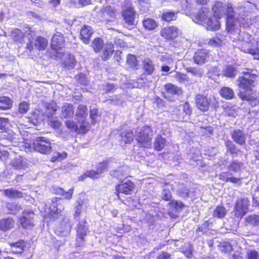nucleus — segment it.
Returning <instances> with one entry per match:
<instances>
[{"instance_id":"nucleus-1","label":"nucleus","mask_w":259,"mask_h":259,"mask_svg":"<svg viewBox=\"0 0 259 259\" xmlns=\"http://www.w3.org/2000/svg\"><path fill=\"white\" fill-rule=\"evenodd\" d=\"M248 12L245 11V7H241L236 9L235 11L231 4L225 5V13L227 16L226 28L228 31L232 33L241 32L240 27H248L251 23L248 15Z\"/></svg>"},{"instance_id":"nucleus-2","label":"nucleus","mask_w":259,"mask_h":259,"mask_svg":"<svg viewBox=\"0 0 259 259\" xmlns=\"http://www.w3.org/2000/svg\"><path fill=\"white\" fill-rule=\"evenodd\" d=\"M238 39L240 42L239 49L254 56V59L259 60V41L257 40L254 45L253 37L245 32L239 33Z\"/></svg>"},{"instance_id":"nucleus-3","label":"nucleus","mask_w":259,"mask_h":259,"mask_svg":"<svg viewBox=\"0 0 259 259\" xmlns=\"http://www.w3.org/2000/svg\"><path fill=\"white\" fill-rule=\"evenodd\" d=\"M195 100L196 107L202 112L208 111L210 106L215 108L218 105L215 98L200 94L195 96Z\"/></svg>"},{"instance_id":"nucleus-4","label":"nucleus","mask_w":259,"mask_h":259,"mask_svg":"<svg viewBox=\"0 0 259 259\" xmlns=\"http://www.w3.org/2000/svg\"><path fill=\"white\" fill-rule=\"evenodd\" d=\"M153 135V132L150 126H144L137 131L136 140L140 147L149 148L152 145L151 140Z\"/></svg>"},{"instance_id":"nucleus-5","label":"nucleus","mask_w":259,"mask_h":259,"mask_svg":"<svg viewBox=\"0 0 259 259\" xmlns=\"http://www.w3.org/2000/svg\"><path fill=\"white\" fill-rule=\"evenodd\" d=\"M237 80L238 86L245 90H251V88L254 86L253 83L256 80V75L252 73V71H249V69L243 71Z\"/></svg>"},{"instance_id":"nucleus-6","label":"nucleus","mask_w":259,"mask_h":259,"mask_svg":"<svg viewBox=\"0 0 259 259\" xmlns=\"http://www.w3.org/2000/svg\"><path fill=\"white\" fill-rule=\"evenodd\" d=\"M88 115V112L87 106L83 104L79 105L75 113V119L77 121L82 133L85 132L88 126V123L85 121Z\"/></svg>"},{"instance_id":"nucleus-7","label":"nucleus","mask_w":259,"mask_h":259,"mask_svg":"<svg viewBox=\"0 0 259 259\" xmlns=\"http://www.w3.org/2000/svg\"><path fill=\"white\" fill-rule=\"evenodd\" d=\"M30 35L28 38V42L27 44V49L32 52L34 47L39 51L45 50L48 45V41L46 38L41 36H37L35 39L32 37L31 33H29Z\"/></svg>"},{"instance_id":"nucleus-8","label":"nucleus","mask_w":259,"mask_h":259,"mask_svg":"<svg viewBox=\"0 0 259 259\" xmlns=\"http://www.w3.org/2000/svg\"><path fill=\"white\" fill-rule=\"evenodd\" d=\"M33 149L42 154L49 153L52 148L50 141L44 137L36 138L33 143Z\"/></svg>"},{"instance_id":"nucleus-9","label":"nucleus","mask_w":259,"mask_h":259,"mask_svg":"<svg viewBox=\"0 0 259 259\" xmlns=\"http://www.w3.org/2000/svg\"><path fill=\"white\" fill-rule=\"evenodd\" d=\"M249 201L247 198H243L237 199L234 207L235 216L238 218H242L248 210Z\"/></svg>"},{"instance_id":"nucleus-10","label":"nucleus","mask_w":259,"mask_h":259,"mask_svg":"<svg viewBox=\"0 0 259 259\" xmlns=\"http://www.w3.org/2000/svg\"><path fill=\"white\" fill-rule=\"evenodd\" d=\"M76 241L78 246L82 245L84 241V237L89 232L88 223L85 220H81L79 222L76 228Z\"/></svg>"},{"instance_id":"nucleus-11","label":"nucleus","mask_w":259,"mask_h":259,"mask_svg":"<svg viewBox=\"0 0 259 259\" xmlns=\"http://www.w3.org/2000/svg\"><path fill=\"white\" fill-rule=\"evenodd\" d=\"M34 215L32 210L25 209L23 212L22 216L19 219L21 226L25 228L33 226Z\"/></svg>"},{"instance_id":"nucleus-12","label":"nucleus","mask_w":259,"mask_h":259,"mask_svg":"<svg viewBox=\"0 0 259 259\" xmlns=\"http://www.w3.org/2000/svg\"><path fill=\"white\" fill-rule=\"evenodd\" d=\"M180 33L179 29L174 26L164 27L160 31V35L162 37L170 40L177 38Z\"/></svg>"},{"instance_id":"nucleus-13","label":"nucleus","mask_w":259,"mask_h":259,"mask_svg":"<svg viewBox=\"0 0 259 259\" xmlns=\"http://www.w3.org/2000/svg\"><path fill=\"white\" fill-rule=\"evenodd\" d=\"M127 7L122 10V16L125 22L129 25H134L135 18V12L133 10L129 2H126Z\"/></svg>"},{"instance_id":"nucleus-14","label":"nucleus","mask_w":259,"mask_h":259,"mask_svg":"<svg viewBox=\"0 0 259 259\" xmlns=\"http://www.w3.org/2000/svg\"><path fill=\"white\" fill-rule=\"evenodd\" d=\"M209 59V51L205 49L198 50L193 56L194 61L199 65L205 63Z\"/></svg>"},{"instance_id":"nucleus-15","label":"nucleus","mask_w":259,"mask_h":259,"mask_svg":"<svg viewBox=\"0 0 259 259\" xmlns=\"http://www.w3.org/2000/svg\"><path fill=\"white\" fill-rule=\"evenodd\" d=\"M135 187L134 184L130 180L123 181L122 183L116 186V190L118 193L126 195L130 194Z\"/></svg>"},{"instance_id":"nucleus-16","label":"nucleus","mask_w":259,"mask_h":259,"mask_svg":"<svg viewBox=\"0 0 259 259\" xmlns=\"http://www.w3.org/2000/svg\"><path fill=\"white\" fill-rule=\"evenodd\" d=\"M64 42V38L61 33L57 32L52 38L51 48L56 51H59L63 47Z\"/></svg>"},{"instance_id":"nucleus-17","label":"nucleus","mask_w":259,"mask_h":259,"mask_svg":"<svg viewBox=\"0 0 259 259\" xmlns=\"http://www.w3.org/2000/svg\"><path fill=\"white\" fill-rule=\"evenodd\" d=\"M60 199L54 197L52 199V204L49 208V213L51 215L60 213L64 209V207L60 202Z\"/></svg>"},{"instance_id":"nucleus-18","label":"nucleus","mask_w":259,"mask_h":259,"mask_svg":"<svg viewBox=\"0 0 259 259\" xmlns=\"http://www.w3.org/2000/svg\"><path fill=\"white\" fill-rule=\"evenodd\" d=\"M231 135L232 139L237 144L243 145L245 143L246 135L242 131L239 129L234 130Z\"/></svg>"},{"instance_id":"nucleus-19","label":"nucleus","mask_w":259,"mask_h":259,"mask_svg":"<svg viewBox=\"0 0 259 259\" xmlns=\"http://www.w3.org/2000/svg\"><path fill=\"white\" fill-rule=\"evenodd\" d=\"M219 18L217 17H209L207 21L205 22L203 25H205L208 30H216L220 28V22L219 21Z\"/></svg>"},{"instance_id":"nucleus-20","label":"nucleus","mask_w":259,"mask_h":259,"mask_svg":"<svg viewBox=\"0 0 259 259\" xmlns=\"http://www.w3.org/2000/svg\"><path fill=\"white\" fill-rule=\"evenodd\" d=\"M52 192L54 194L63 196L65 199H70L72 197L73 189L71 188L68 191L65 192L62 188L57 186H53L52 188Z\"/></svg>"},{"instance_id":"nucleus-21","label":"nucleus","mask_w":259,"mask_h":259,"mask_svg":"<svg viewBox=\"0 0 259 259\" xmlns=\"http://www.w3.org/2000/svg\"><path fill=\"white\" fill-rule=\"evenodd\" d=\"M11 248L10 251L14 253H21L23 252L25 243V241L20 240L16 242H13L10 244Z\"/></svg>"},{"instance_id":"nucleus-22","label":"nucleus","mask_w":259,"mask_h":259,"mask_svg":"<svg viewBox=\"0 0 259 259\" xmlns=\"http://www.w3.org/2000/svg\"><path fill=\"white\" fill-rule=\"evenodd\" d=\"M93 33L91 26L84 25L80 30L81 38L85 44H88L91 35Z\"/></svg>"},{"instance_id":"nucleus-23","label":"nucleus","mask_w":259,"mask_h":259,"mask_svg":"<svg viewBox=\"0 0 259 259\" xmlns=\"http://www.w3.org/2000/svg\"><path fill=\"white\" fill-rule=\"evenodd\" d=\"M2 191L5 196L11 199L19 198L23 196V193L21 191H18L13 188L4 189Z\"/></svg>"},{"instance_id":"nucleus-24","label":"nucleus","mask_w":259,"mask_h":259,"mask_svg":"<svg viewBox=\"0 0 259 259\" xmlns=\"http://www.w3.org/2000/svg\"><path fill=\"white\" fill-rule=\"evenodd\" d=\"M62 117L68 118L73 116L74 114V108L73 105L69 103H65L61 107Z\"/></svg>"},{"instance_id":"nucleus-25","label":"nucleus","mask_w":259,"mask_h":259,"mask_svg":"<svg viewBox=\"0 0 259 259\" xmlns=\"http://www.w3.org/2000/svg\"><path fill=\"white\" fill-rule=\"evenodd\" d=\"M225 5L221 2H217L212 8L213 16L220 18L224 14Z\"/></svg>"},{"instance_id":"nucleus-26","label":"nucleus","mask_w":259,"mask_h":259,"mask_svg":"<svg viewBox=\"0 0 259 259\" xmlns=\"http://www.w3.org/2000/svg\"><path fill=\"white\" fill-rule=\"evenodd\" d=\"M101 51L102 59L104 60H108L111 57L114 52L113 45L111 43L105 44Z\"/></svg>"},{"instance_id":"nucleus-27","label":"nucleus","mask_w":259,"mask_h":259,"mask_svg":"<svg viewBox=\"0 0 259 259\" xmlns=\"http://www.w3.org/2000/svg\"><path fill=\"white\" fill-rule=\"evenodd\" d=\"M164 89L167 94L171 95L180 96L182 95V89L172 83H168L164 85Z\"/></svg>"},{"instance_id":"nucleus-28","label":"nucleus","mask_w":259,"mask_h":259,"mask_svg":"<svg viewBox=\"0 0 259 259\" xmlns=\"http://www.w3.org/2000/svg\"><path fill=\"white\" fill-rule=\"evenodd\" d=\"M128 168L127 166H123L114 170L111 174L112 176L121 181L128 175Z\"/></svg>"},{"instance_id":"nucleus-29","label":"nucleus","mask_w":259,"mask_h":259,"mask_svg":"<svg viewBox=\"0 0 259 259\" xmlns=\"http://www.w3.org/2000/svg\"><path fill=\"white\" fill-rule=\"evenodd\" d=\"M13 166L18 170H25L28 167V163L26 159L20 157L14 160Z\"/></svg>"},{"instance_id":"nucleus-30","label":"nucleus","mask_w":259,"mask_h":259,"mask_svg":"<svg viewBox=\"0 0 259 259\" xmlns=\"http://www.w3.org/2000/svg\"><path fill=\"white\" fill-rule=\"evenodd\" d=\"M208 14L209 9L205 7H202L201 11L196 14V17L197 20L196 22L204 24L209 18Z\"/></svg>"},{"instance_id":"nucleus-31","label":"nucleus","mask_w":259,"mask_h":259,"mask_svg":"<svg viewBox=\"0 0 259 259\" xmlns=\"http://www.w3.org/2000/svg\"><path fill=\"white\" fill-rule=\"evenodd\" d=\"M103 17L108 21L114 18L115 12L114 9L110 6H106L102 10Z\"/></svg>"},{"instance_id":"nucleus-32","label":"nucleus","mask_w":259,"mask_h":259,"mask_svg":"<svg viewBox=\"0 0 259 259\" xmlns=\"http://www.w3.org/2000/svg\"><path fill=\"white\" fill-rule=\"evenodd\" d=\"M14 225V221L13 219L9 218L3 219L0 221V229L6 231L12 229Z\"/></svg>"},{"instance_id":"nucleus-33","label":"nucleus","mask_w":259,"mask_h":259,"mask_svg":"<svg viewBox=\"0 0 259 259\" xmlns=\"http://www.w3.org/2000/svg\"><path fill=\"white\" fill-rule=\"evenodd\" d=\"M185 69L187 72L197 78H200L204 74L203 69L200 67H188Z\"/></svg>"},{"instance_id":"nucleus-34","label":"nucleus","mask_w":259,"mask_h":259,"mask_svg":"<svg viewBox=\"0 0 259 259\" xmlns=\"http://www.w3.org/2000/svg\"><path fill=\"white\" fill-rule=\"evenodd\" d=\"M6 207L10 213L15 214L17 212L22 209L21 205L15 202H6Z\"/></svg>"},{"instance_id":"nucleus-35","label":"nucleus","mask_w":259,"mask_h":259,"mask_svg":"<svg viewBox=\"0 0 259 259\" xmlns=\"http://www.w3.org/2000/svg\"><path fill=\"white\" fill-rule=\"evenodd\" d=\"M88 199H84V200H79L76 202V205L74 207L75 213L74 214V217H78L80 215L81 210L82 207L83 205H85V207L87 208L89 205L88 204Z\"/></svg>"},{"instance_id":"nucleus-36","label":"nucleus","mask_w":259,"mask_h":259,"mask_svg":"<svg viewBox=\"0 0 259 259\" xmlns=\"http://www.w3.org/2000/svg\"><path fill=\"white\" fill-rule=\"evenodd\" d=\"M221 96L227 99L230 100L234 98L235 94L233 90L229 87H223L220 90Z\"/></svg>"},{"instance_id":"nucleus-37","label":"nucleus","mask_w":259,"mask_h":259,"mask_svg":"<svg viewBox=\"0 0 259 259\" xmlns=\"http://www.w3.org/2000/svg\"><path fill=\"white\" fill-rule=\"evenodd\" d=\"M11 36L14 41L21 43L23 41L24 34L20 29L12 30L11 32Z\"/></svg>"},{"instance_id":"nucleus-38","label":"nucleus","mask_w":259,"mask_h":259,"mask_svg":"<svg viewBox=\"0 0 259 259\" xmlns=\"http://www.w3.org/2000/svg\"><path fill=\"white\" fill-rule=\"evenodd\" d=\"M165 139L161 137V135H157L155 139L154 143V148L155 150L159 151H161L165 145Z\"/></svg>"},{"instance_id":"nucleus-39","label":"nucleus","mask_w":259,"mask_h":259,"mask_svg":"<svg viewBox=\"0 0 259 259\" xmlns=\"http://www.w3.org/2000/svg\"><path fill=\"white\" fill-rule=\"evenodd\" d=\"M105 45L102 38L97 37L94 39L91 47L95 52L98 53L101 51Z\"/></svg>"},{"instance_id":"nucleus-40","label":"nucleus","mask_w":259,"mask_h":259,"mask_svg":"<svg viewBox=\"0 0 259 259\" xmlns=\"http://www.w3.org/2000/svg\"><path fill=\"white\" fill-rule=\"evenodd\" d=\"M143 67L145 71L148 74H151L154 70V65L149 58H146L143 61Z\"/></svg>"},{"instance_id":"nucleus-41","label":"nucleus","mask_w":259,"mask_h":259,"mask_svg":"<svg viewBox=\"0 0 259 259\" xmlns=\"http://www.w3.org/2000/svg\"><path fill=\"white\" fill-rule=\"evenodd\" d=\"M114 162L111 160H106L98 164L97 169L100 174L106 170L108 167H113Z\"/></svg>"},{"instance_id":"nucleus-42","label":"nucleus","mask_w":259,"mask_h":259,"mask_svg":"<svg viewBox=\"0 0 259 259\" xmlns=\"http://www.w3.org/2000/svg\"><path fill=\"white\" fill-rule=\"evenodd\" d=\"M190 191L187 186L183 184H178L177 193L180 197L184 198L188 197L189 195Z\"/></svg>"},{"instance_id":"nucleus-43","label":"nucleus","mask_w":259,"mask_h":259,"mask_svg":"<svg viewBox=\"0 0 259 259\" xmlns=\"http://www.w3.org/2000/svg\"><path fill=\"white\" fill-rule=\"evenodd\" d=\"M237 71L232 65L227 66L223 70V74L224 76L228 77H234L237 75Z\"/></svg>"},{"instance_id":"nucleus-44","label":"nucleus","mask_w":259,"mask_h":259,"mask_svg":"<svg viewBox=\"0 0 259 259\" xmlns=\"http://www.w3.org/2000/svg\"><path fill=\"white\" fill-rule=\"evenodd\" d=\"M12 105V100L6 97H0V109L3 110H6L10 109Z\"/></svg>"},{"instance_id":"nucleus-45","label":"nucleus","mask_w":259,"mask_h":259,"mask_svg":"<svg viewBox=\"0 0 259 259\" xmlns=\"http://www.w3.org/2000/svg\"><path fill=\"white\" fill-rule=\"evenodd\" d=\"M121 140L125 144L131 143L134 139L132 131L128 130L122 132L121 135Z\"/></svg>"},{"instance_id":"nucleus-46","label":"nucleus","mask_w":259,"mask_h":259,"mask_svg":"<svg viewBox=\"0 0 259 259\" xmlns=\"http://www.w3.org/2000/svg\"><path fill=\"white\" fill-rule=\"evenodd\" d=\"M227 211L226 208L223 206H218L213 210V215L214 217L219 219L223 218L225 217Z\"/></svg>"},{"instance_id":"nucleus-47","label":"nucleus","mask_w":259,"mask_h":259,"mask_svg":"<svg viewBox=\"0 0 259 259\" xmlns=\"http://www.w3.org/2000/svg\"><path fill=\"white\" fill-rule=\"evenodd\" d=\"M144 27L149 30H153L157 26V23L152 19L147 18L143 21Z\"/></svg>"},{"instance_id":"nucleus-48","label":"nucleus","mask_w":259,"mask_h":259,"mask_svg":"<svg viewBox=\"0 0 259 259\" xmlns=\"http://www.w3.org/2000/svg\"><path fill=\"white\" fill-rule=\"evenodd\" d=\"M176 18L177 13L174 12L168 11L164 12L162 16V19L168 22L176 20Z\"/></svg>"},{"instance_id":"nucleus-49","label":"nucleus","mask_w":259,"mask_h":259,"mask_svg":"<svg viewBox=\"0 0 259 259\" xmlns=\"http://www.w3.org/2000/svg\"><path fill=\"white\" fill-rule=\"evenodd\" d=\"M250 91L251 90H245V91H240L238 95L239 97L243 101H251L254 99V97L250 93Z\"/></svg>"},{"instance_id":"nucleus-50","label":"nucleus","mask_w":259,"mask_h":259,"mask_svg":"<svg viewBox=\"0 0 259 259\" xmlns=\"http://www.w3.org/2000/svg\"><path fill=\"white\" fill-rule=\"evenodd\" d=\"M47 108L46 113L48 117L52 116L57 110L56 104L54 102L49 103Z\"/></svg>"},{"instance_id":"nucleus-51","label":"nucleus","mask_w":259,"mask_h":259,"mask_svg":"<svg viewBox=\"0 0 259 259\" xmlns=\"http://www.w3.org/2000/svg\"><path fill=\"white\" fill-rule=\"evenodd\" d=\"M169 186L166 185L163 189L161 193V197L162 199L166 201H169L172 198V194L168 188Z\"/></svg>"},{"instance_id":"nucleus-52","label":"nucleus","mask_w":259,"mask_h":259,"mask_svg":"<svg viewBox=\"0 0 259 259\" xmlns=\"http://www.w3.org/2000/svg\"><path fill=\"white\" fill-rule=\"evenodd\" d=\"M180 110H182L183 111V116L190 115L191 114L192 110L190 108V106L188 103L186 102L182 105L179 106Z\"/></svg>"},{"instance_id":"nucleus-53","label":"nucleus","mask_w":259,"mask_h":259,"mask_svg":"<svg viewBox=\"0 0 259 259\" xmlns=\"http://www.w3.org/2000/svg\"><path fill=\"white\" fill-rule=\"evenodd\" d=\"M222 40L218 36H216L209 39L206 44L212 47H219L222 44Z\"/></svg>"},{"instance_id":"nucleus-54","label":"nucleus","mask_w":259,"mask_h":259,"mask_svg":"<svg viewBox=\"0 0 259 259\" xmlns=\"http://www.w3.org/2000/svg\"><path fill=\"white\" fill-rule=\"evenodd\" d=\"M9 121L8 118L0 117V132H3L8 128Z\"/></svg>"},{"instance_id":"nucleus-55","label":"nucleus","mask_w":259,"mask_h":259,"mask_svg":"<svg viewBox=\"0 0 259 259\" xmlns=\"http://www.w3.org/2000/svg\"><path fill=\"white\" fill-rule=\"evenodd\" d=\"M220 250L225 253L230 252L233 248L231 244L229 242H223L220 245Z\"/></svg>"},{"instance_id":"nucleus-56","label":"nucleus","mask_w":259,"mask_h":259,"mask_svg":"<svg viewBox=\"0 0 259 259\" xmlns=\"http://www.w3.org/2000/svg\"><path fill=\"white\" fill-rule=\"evenodd\" d=\"M225 145L229 151L231 153H236L238 151L235 145L231 141L228 140L225 142Z\"/></svg>"},{"instance_id":"nucleus-57","label":"nucleus","mask_w":259,"mask_h":259,"mask_svg":"<svg viewBox=\"0 0 259 259\" xmlns=\"http://www.w3.org/2000/svg\"><path fill=\"white\" fill-rule=\"evenodd\" d=\"M126 62L131 67H136L137 65L136 57L133 55H128L127 56Z\"/></svg>"},{"instance_id":"nucleus-58","label":"nucleus","mask_w":259,"mask_h":259,"mask_svg":"<svg viewBox=\"0 0 259 259\" xmlns=\"http://www.w3.org/2000/svg\"><path fill=\"white\" fill-rule=\"evenodd\" d=\"M220 70L217 67H211L208 70V76L211 78H213L214 76H219L220 74Z\"/></svg>"},{"instance_id":"nucleus-59","label":"nucleus","mask_w":259,"mask_h":259,"mask_svg":"<svg viewBox=\"0 0 259 259\" xmlns=\"http://www.w3.org/2000/svg\"><path fill=\"white\" fill-rule=\"evenodd\" d=\"M76 61L75 58L72 55H68V59L64 61V64L68 68H73L74 67Z\"/></svg>"},{"instance_id":"nucleus-60","label":"nucleus","mask_w":259,"mask_h":259,"mask_svg":"<svg viewBox=\"0 0 259 259\" xmlns=\"http://www.w3.org/2000/svg\"><path fill=\"white\" fill-rule=\"evenodd\" d=\"M247 222L252 225H259V215L255 214L251 215L247 217L246 219Z\"/></svg>"},{"instance_id":"nucleus-61","label":"nucleus","mask_w":259,"mask_h":259,"mask_svg":"<svg viewBox=\"0 0 259 259\" xmlns=\"http://www.w3.org/2000/svg\"><path fill=\"white\" fill-rule=\"evenodd\" d=\"M242 165V162L234 161L230 165V169L235 172H237L241 169Z\"/></svg>"},{"instance_id":"nucleus-62","label":"nucleus","mask_w":259,"mask_h":259,"mask_svg":"<svg viewBox=\"0 0 259 259\" xmlns=\"http://www.w3.org/2000/svg\"><path fill=\"white\" fill-rule=\"evenodd\" d=\"M175 77H176L177 81H178L180 83H185L186 82L188 81L187 76L185 74L180 73H176Z\"/></svg>"},{"instance_id":"nucleus-63","label":"nucleus","mask_w":259,"mask_h":259,"mask_svg":"<svg viewBox=\"0 0 259 259\" xmlns=\"http://www.w3.org/2000/svg\"><path fill=\"white\" fill-rule=\"evenodd\" d=\"M65 124L67 127L72 131L77 132L78 130V125L76 124L73 121L67 120L66 121Z\"/></svg>"},{"instance_id":"nucleus-64","label":"nucleus","mask_w":259,"mask_h":259,"mask_svg":"<svg viewBox=\"0 0 259 259\" xmlns=\"http://www.w3.org/2000/svg\"><path fill=\"white\" fill-rule=\"evenodd\" d=\"M49 121V124L54 129L57 130L61 125V122L58 120L51 118Z\"/></svg>"}]
</instances>
